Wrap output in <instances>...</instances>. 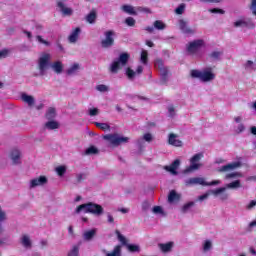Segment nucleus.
<instances>
[{
    "label": "nucleus",
    "instance_id": "nucleus-17",
    "mask_svg": "<svg viewBox=\"0 0 256 256\" xmlns=\"http://www.w3.org/2000/svg\"><path fill=\"white\" fill-rule=\"evenodd\" d=\"M168 143L172 145V147H183V141L179 139V136L177 134H169Z\"/></svg>",
    "mask_w": 256,
    "mask_h": 256
},
{
    "label": "nucleus",
    "instance_id": "nucleus-16",
    "mask_svg": "<svg viewBox=\"0 0 256 256\" xmlns=\"http://www.w3.org/2000/svg\"><path fill=\"white\" fill-rule=\"evenodd\" d=\"M181 165V161L179 159H176L172 162L170 166H164L165 171H168L171 175H177V170L179 169V166Z\"/></svg>",
    "mask_w": 256,
    "mask_h": 256
},
{
    "label": "nucleus",
    "instance_id": "nucleus-44",
    "mask_svg": "<svg viewBox=\"0 0 256 256\" xmlns=\"http://www.w3.org/2000/svg\"><path fill=\"white\" fill-rule=\"evenodd\" d=\"M147 58H148L147 50H143L140 57L141 63H143L144 65H147Z\"/></svg>",
    "mask_w": 256,
    "mask_h": 256
},
{
    "label": "nucleus",
    "instance_id": "nucleus-56",
    "mask_svg": "<svg viewBox=\"0 0 256 256\" xmlns=\"http://www.w3.org/2000/svg\"><path fill=\"white\" fill-rule=\"evenodd\" d=\"M9 55V50L4 49L0 51V59H5Z\"/></svg>",
    "mask_w": 256,
    "mask_h": 256
},
{
    "label": "nucleus",
    "instance_id": "nucleus-55",
    "mask_svg": "<svg viewBox=\"0 0 256 256\" xmlns=\"http://www.w3.org/2000/svg\"><path fill=\"white\" fill-rule=\"evenodd\" d=\"M153 213L155 214H163V208L161 206H154Z\"/></svg>",
    "mask_w": 256,
    "mask_h": 256
},
{
    "label": "nucleus",
    "instance_id": "nucleus-35",
    "mask_svg": "<svg viewBox=\"0 0 256 256\" xmlns=\"http://www.w3.org/2000/svg\"><path fill=\"white\" fill-rule=\"evenodd\" d=\"M126 247L128 251H130V253H139V251H141V248L139 247V245L127 244Z\"/></svg>",
    "mask_w": 256,
    "mask_h": 256
},
{
    "label": "nucleus",
    "instance_id": "nucleus-2",
    "mask_svg": "<svg viewBox=\"0 0 256 256\" xmlns=\"http://www.w3.org/2000/svg\"><path fill=\"white\" fill-rule=\"evenodd\" d=\"M81 211H84V213H91L92 215H96V217H101L104 212L103 206L93 202L79 205L76 208L75 213H80Z\"/></svg>",
    "mask_w": 256,
    "mask_h": 256
},
{
    "label": "nucleus",
    "instance_id": "nucleus-13",
    "mask_svg": "<svg viewBox=\"0 0 256 256\" xmlns=\"http://www.w3.org/2000/svg\"><path fill=\"white\" fill-rule=\"evenodd\" d=\"M9 157L12 161V165H21V150L19 149H12L10 151Z\"/></svg>",
    "mask_w": 256,
    "mask_h": 256
},
{
    "label": "nucleus",
    "instance_id": "nucleus-9",
    "mask_svg": "<svg viewBox=\"0 0 256 256\" xmlns=\"http://www.w3.org/2000/svg\"><path fill=\"white\" fill-rule=\"evenodd\" d=\"M56 7L63 17H71L73 15V8L68 7L65 0H58Z\"/></svg>",
    "mask_w": 256,
    "mask_h": 256
},
{
    "label": "nucleus",
    "instance_id": "nucleus-18",
    "mask_svg": "<svg viewBox=\"0 0 256 256\" xmlns=\"http://www.w3.org/2000/svg\"><path fill=\"white\" fill-rule=\"evenodd\" d=\"M155 67L159 70L160 75H162L163 77H167V75H169V68L165 67V64H163V60H156Z\"/></svg>",
    "mask_w": 256,
    "mask_h": 256
},
{
    "label": "nucleus",
    "instance_id": "nucleus-41",
    "mask_svg": "<svg viewBox=\"0 0 256 256\" xmlns=\"http://www.w3.org/2000/svg\"><path fill=\"white\" fill-rule=\"evenodd\" d=\"M36 41H38V43H40L41 45H46V47H49L51 45V43L49 41L43 39V36H41V35L36 36Z\"/></svg>",
    "mask_w": 256,
    "mask_h": 256
},
{
    "label": "nucleus",
    "instance_id": "nucleus-64",
    "mask_svg": "<svg viewBox=\"0 0 256 256\" xmlns=\"http://www.w3.org/2000/svg\"><path fill=\"white\" fill-rule=\"evenodd\" d=\"M108 223H115V218L110 213L107 214Z\"/></svg>",
    "mask_w": 256,
    "mask_h": 256
},
{
    "label": "nucleus",
    "instance_id": "nucleus-42",
    "mask_svg": "<svg viewBox=\"0 0 256 256\" xmlns=\"http://www.w3.org/2000/svg\"><path fill=\"white\" fill-rule=\"evenodd\" d=\"M185 3L180 4L176 9H175V13L176 15H183L185 13Z\"/></svg>",
    "mask_w": 256,
    "mask_h": 256
},
{
    "label": "nucleus",
    "instance_id": "nucleus-6",
    "mask_svg": "<svg viewBox=\"0 0 256 256\" xmlns=\"http://www.w3.org/2000/svg\"><path fill=\"white\" fill-rule=\"evenodd\" d=\"M204 157L203 153H197L193 157L190 158V166L184 170V173H193V171H197L201 169L202 164L199 163L201 158Z\"/></svg>",
    "mask_w": 256,
    "mask_h": 256
},
{
    "label": "nucleus",
    "instance_id": "nucleus-60",
    "mask_svg": "<svg viewBox=\"0 0 256 256\" xmlns=\"http://www.w3.org/2000/svg\"><path fill=\"white\" fill-rule=\"evenodd\" d=\"M85 179V174H76L77 183H81Z\"/></svg>",
    "mask_w": 256,
    "mask_h": 256
},
{
    "label": "nucleus",
    "instance_id": "nucleus-11",
    "mask_svg": "<svg viewBox=\"0 0 256 256\" xmlns=\"http://www.w3.org/2000/svg\"><path fill=\"white\" fill-rule=\"evenodd\" d=\"M178 27L185 35H195V29L189 27V22L184 19L178 20Z\"/></svg>",
    "mask_w": 256,
    "mask_h": 256
},
{
    "label": "nucleus",
    "instance_id": "nucleus-62",
    "mask_svg": "<svg viewBox=\"0 0 256 256\" xmlns=\"http://www.w3.org/2000/svg\"><path fill=\"white\" fill-rule=\"evenodd\" d=\"M24 35H26L27 39L31 41L33 39V34L30 31L23 30Z\"/></svg>",
    "mask_w": 256,
    "mask_h": 256
},
{
    "label": "nucleus",
    "instance_id": "nucleus-40",
    "mask_svg": "<svg viewBox=\"0 0 256 256\" xmlns=\"http://www.w3.org/2000/svg\"><path fill=\"white\" fill-rule=\"evenodd\" d=\"M99 153V150L95 146H91L85 151V155H97Z\"/></svg>",
    "mask_w": 256,
    "mask_h": 256
},
{
    "label": "nucleus",
    "instance_id": "nucleus-49",
    "mask_svg": "<svg viewBox=\"0 0 256 256\" xmlns=\"http://www.w3.org/2000/svg\"><path fill=\"white\" fill-rule=\"evenodd\" d=\"M245 21H246L245 27H248V29H255L254 21H252L251 19H247Z\"/></svg>",
    "mask_w": 256,
    "mask_h": 256
},
{
    "label": "nucleus",
    "instance_id": "nucleus-31",
    "mask_svg": "<svg viewBox=\"0 0 256 256\" xmlns=\"http://www.w3.org/2000/svg\"><path fill=\"white\" fill-rule=\"evenodd\" d=\"M194 205H195V201H190L185 203L181 208V213H189V211L193 209Z\"/></svg>",
    "mask_w": 256,
    "mask_h": 256
},
{
    "label": "nucleus",
    "instance_id": "nucleus-23",
    "mask_svg": "<svg viewBox=\"0 0 256 256\" xmlns=\"http://www.w3.org/2000/svg\"><path fill=\"white\" fill-rule=\"evenodd\" d=\"M44 127H45L46 129H48L49 131H53V130H55V129H59L60 124H59V122H57V121L50 120V121H48V122L45 123Z\"/></svg>",
    "mask_w": 256,
    "mask_h": 256
},
{
    "label": "nucleus",
    "instance_id": "nucleus-12",
    "mask_svg": "<svg viewBox=\"0 0 256 256\" xmlns=\"http://www.w3.org/2000/svg\"><path fill=\"white\" fill-rule=\"evenodd\" d=\"M47 177L39 176L38 178H34L29 182V188L35 189V187H43V185H47Z\"/></svg>",
    "mask_w": 256,
    "mask_h": 256
},
{
    "label": "nucleus",
    "instance_id": "nucleus-52",
    "mask_svg": "<svg viewBox=\"0 0 256 256\" xmlns=\"http://www.w3.org/2000/svg\"><path fill=\"white\" fill-rule=\"evenodd\" d=\"M221 55H223V52H219V51H214L210 54V57L212 59H219V57H221Z\"/></svg>",
    "mask_w": 256,
    "mask_h": 256
},
{
    "label": "nucleus",
    "instance_id": "nucleus-10",
    "mask_svg": "<svg viewBox=\"0 0 256 256\" xmlns=\"http://www.w3.org/2000/svg\"><path fill=\"white\" fill-rule=\"evenodd\" d=\"M205 45V42L201 39L194 40L192 42H189L186 46V51L188 55H195Z\"/></svg>",
    "mask_w": 256,
    "mask_h": 256
},
{
    "label": "nucleus",
    "instance_id": "nucleus-30",
    "mask_svg": "<svg viewBox=\"0 0 256 256\" xmlns=\"http://www.w3.org/2000/svg\"><path fill=\"white\" fill-rule=\"evenodd\" d=\"M21 243L23 245V247H25L26 249H31V238H29L28 235H23L21 238Z\"/></svg>",
    "mask_w": 256,
    "mask_h": 256
},
{
    "label": "nucleus",
    "instance_id": "nucleus-14",
    "mask_svg": "<svg viewBox=\"0 0 256 256\" xmlns=\"http://www.w3.org/2000/svg\"><path fill=\"white\" fill-rule=\"evenodd\" d=\"M141 73H143V66H138L136 72L131 68L126 69V77L129 81H135V77L141 75Z\"/></svg>",
    "mask_w": 256,
    "mask_h": 256
},
{
    "label": "nucleus",
    "instance_id": "nucleus-24",
    "mask_svg": "<svg viewBox=\"0 0 256 256\" xmlns=\"http://www.w3.org/2000/svg\"><path fill=\"white\" fill-rule=\"evenodd\" d=\"M181 200V194L179 193H170L168 195V203H179V201Z\"/></svg>",
    "mask_w": 256,
    "mask_h": 256
},
{
    "label": "nucleus",
    "instance_id": "nucleus-5",
    "mask_svg": "<svg viewBox=\"0 0 256 256\" xmlns=\"http://www.w3.org/2000/svg\"><path fill=\"white\" fill-rule=\"evenodd\" d=\"M102 49H111L115 45V31L107 30L104 32V39L100 42Z\"/></svg>",
    "mask_w": 256,
    "mask_h": 256
},
{
    "label": "nucleus",
    "instance_id": "nucleus-28",
    "mask_svg": "<svg viewBox=\"0 0 256 256\" xmlns=\"http://www.w3.org/2000/svg\"><path fill=\"white\" fill-rule=\"evenodd\" d=\"M121 10L124 13H127L128 15H137V12L135 11V7H133L131 5H123L121 7Z\"/></svg>",
    "mask_w": 256,
    "mask_h": 256
},
{
    "label": "nucleus",
    "instance_id": "nucleus-36",
    "mask_svg": "<svg viewBox=\"0 0 256 256\" xmlns=\"http://www.w3.org/2000/svg\"><path fill=\"white\" fill-rule=\"evenodd\" d=\"M79 249V244L72 246V249L68 252L67 256H79Z\"/></svg>",
    "mask_w": 256,
    "mask_h": 256
},
{
    "label": "nucleus",
    "instance_id": "nucleus-34",
    "mask_svg": "<svg viewBox=\"0 0 256 256\" xmlns=\"http://www.w3.org/2000/svg\"><path fill=\"white\" fill-rule=\"evenodd\" d=\"M94 124L101 131H111V126L107 123L95 122Z\"/></svg>",
    "mask_w": 256,
    "mask_h": 256
},
{
    "label": "nucleus",
    "instance_id": "nucleus-19",
    "mask_svg": "<svg viewBox=\"0 0 256 256\" xmlns=\"http://www.w3.org/2000/svg\"><path fill=\"white\" fill-rule=\"evenodd\" d=\"M241 187V181L235 180L226 185V187L219 188L216 193H224L227 189H239Z\"/></svg>",
    "mask_w": 256,
    "mask_h": 256
},
{
    "label": "nucleus",
    "instance_id": "nucleus-45",
    "mask_svg": "<svg viewBox=\"0 0 256 256\" xmlns=\"http://www.w3.org/2000/svg\"><path fill=\"white\" fill-rule=\"evenodd\" d=\"M249 9H250L252 15H255V17H256V0H251Z\"/></svg>",
    "mask_w": 256,
    "mask_h": 256
},
{
    "label": "nucleus",
    "instance_id": "nucleus-21",
    "mask_svg": "<svg viewBox=\"0 0 256 256\" xmlns=\"http://www.w3.org/2000/svg\"><path fill=\"white\" fill-rule=\"evenodd\" d=\"M79 35H81V28H75L68 37L69 43H77Z\"/></svg>",
    "mask_w": 256,
    "mask_h": 256
},
{
    "label": "nucleus",
    "instance_id": "nucleus-25",
    "mask_svg": "<svg viewBox=\"0 0 256 256\" xmlns=\"http://www.w3.org/2000/svg\"><path fill=\"white\" fill-rule=\"evenodd\" d=\"M95 235H97V230H95V229H91V230L84 232V234H83L84 241H91L93 239V237H95Z\"/></svg>",
    "mask_w": 256,
    "mask_h": 256
},
{
    "label": "nucleus",
    "instance_id": "nucleus-29",
    "mask_svg": "<svg viewBox=\"0 0 256 256\" xmlns=\"http://www.w3.org/2000/svg\"><path fill=\"white\" fill-rule=\"evenodd\" d=\"M143 141L151 143V141H153V136L150 133L144 134L142 138L137 140V145L141 147V145H143Z\"/></svg>",
    "mask_w": 256,
    "mask_h": 256
},
{
    "label": "nucleus",
    "instance_id": "nucleus-32",
    "mask_svg": "<svg viewBox=\"0 0 256 256\" xmlns=\"http://www.w3.org/2000/svg\"><path fill=\"white\" fill-rule=\"evenodd\" d=\"M159 248L161 249V251L163 253H169V251H171V249H173V242L159 244Z\"/></svg>",
    "mask_w": 256,
    "mask_h": 256
},
{
    "label": "nucleus",
    "instance_id": "nucleus-7",
    "mask_svg": "<svg viewBox=\"0 0 256 256\" xmlns=\"http://www.w3.org/2000/svg\"><path fill=\"white\" fill-rule=\"evenodd\" d=\"M129 61V54L127 53H122L118 61H114L111 66H110V71L111 73H117L119 69L122 67H125L127 65V62Z\"/></svg>",
    "mask_w": 256,
    "mask_h": 256
},
{
    "label": "nucleus",
    "instance_id": "nucleus-8",
    "mask_svg": "<svg viewBox=\"0 0 256 256\" xmlns=\"http://www.w3.org/2000/svg\"><path fill=\"white\" fill-rule=\"evenodd\" d=\"M221 181L219 180H214L212 182H207L205 181V178L201 177H194V178H189L185 181V185H202V186H207V185H219Z\"/></svg>",
    "mask_w": 256,
    "mask_h": 256
},
{
    "label": "nucleus",
    "instance_id": "nucleus-33",
    "mask_svg": "<svg viewBox=\"0 0 256 256\" xmlns=\"http://www.w3.org/2000/svg\"><path fill=\"white\" fill-rule=\"evenodd\" d=\"M55 117H57L55 108H49L46 112V119H48V121H53Z\"/></svg>",
    "mask_w": 256,
    "mask_h": 256
},
{
    "label": "nucleus",
    "instance_id": "nucleus-20",
    "mask_svg": "<svg viewBox=\"0 0 256 256\" xmlns=\"http://www.w3.org/2000/svg\"><path fill=\"white\" fill-rule=\"evenodd\" d=\"M21 99L24 103L28 104V107H33V105H35V97L27 93H22Z\"/></svg>",
    "mask_w": 256,
    "mask_h": 256
},
{
    "label": "nucleus",
    "instance_id": "nucleus-39",
    "mask_svg": "<svg viewBox=\"0 0 256 256\" xmlns=\"http://www.w3.org/2000/svg\"><path fill=\"white\" fill-rule=\"evenodd\" d=\"M115 234L117 235L118 241L122 243V245H127V238L121 234L119 230H115Z\"/></svg>",
    "mask_w": 256,
    "mask_h": 256
},
{
    "label": "nucleus",
    "instance_id": "nucleus-61",
    "mask_svg": "<svg viewBox=\"0 0 256 256\" xmlns=\"http://www.w3.org/2000/svg\"><path fill=\"white\" fill-rule=\"evenodd\" d=\"M168 112L170 117H175V108L173 106L168 107Z\"/></svg>",
    "mask_w": 256,
    "mask_h": 256
},
{
    "label": "nucleus",
    "instance_id": "nucleus-57",
    "mask_svg": "<svg viewBox=\"0 0 256 256\" xmlns=\"http://www.w3.org/2000/svg\"><path fill=\"white\" fill-rule=\"evenodd\" d=\"M243 131H245V124L240 123L236 128V133H243Z\"/></svg>",
    "mask_w": 256,
    "mask_h": 256
},
{
    "label": "nucleus",
    "instance_id": "nucleus-3",
    "mask_svg": "<svg viewBox=\"0 0 256 256\" xmlns=\"http://www.w3.org/2000/svg\"><path fill=\"white\" fill-rule=\"evenodd\" d=\"M105 142L108 143L110 147H119V145H123V143H129L130 138L121 136L118 133L106 134L102 136Z\"/></svg>",
    "mask_w": 256,
    "mask_h": 256
},
{
    "label": "nucleus",
    "instance_id": "nucleus-22",
    "mask_svg": "<svg viewBox=\"0 0 256 256\" xmlns=\"http://www.w3.org/2000/svg\"><path fill=\"white\" fill-rule=\"evenodd\" d=\"M80 69L81 65H79V63H74L66 70V74L69 76L77 75Z\"/></svg>",
    "mask_w": 256,
    "mask_h": 256
},
{
    "label": "nucleus",
    "instance_id": "nucleus-51",
    "mask_svg": "<svg viewBox=\"0 0 256 256\" xmlns=\"http://www.w3.org/2000/svg\"><path fill=\"white\" fill-rule=\"evenodd\" d=\"M247 25V21L245 20H238L234 22V27H245Z\"/></svg>",
    "mask_w": 256,
    "mask_h": 256
},
{
    "label": "nucleus",
    "instance_id": "nucleus-15",
    "mask_svg": "<svg viewBox=\"0 0 256 256\" xmlns=\"http://www.w3.org/2000/svg\"><path fill=\"white\" fill-rule=\"evenodd\" d=\"M241 167V162H232L227 165L221 166L218 171L219 173H227V171H235Z\"/></svg>",
    "mask_w": 256,
    "mask_h": 256
},
{
    "label": "nucleus",
    "instance_id": "nucleus-4",
    "mask_svg": "<svg viewBox=\"0 0 256 256\" xmlns=\"http://www.w3.org/2000/svg\"><path fill=\"white\" fill-rule=\"evenodd\" d=\"M191 77H193L194 79H200V81L207 83L215 79V74H213L211 68H206L203 71L191 70Z\"/></svg>",
    "mask_w": 256,
    "mask_h": 256
},
{
    "label": "nucleus",
    "instance_id": "nucleus-58",
    "mask_svg": "<svg viewBox=\"0 0 256 256\" xmlns=\"http://www.w3.org/2000/svg\"><path fill=\"white\" fill-rule=\"evenodd\" d=\"M210 195H211V194H209V193H205V194L199 196L198 199L196 200V202H197V201H205V199H209V196H210Z\"/></svg>",
    "mask_w": 256,
    "mask_h": 256
},
{
    "label": "nucleus",
    "instance_id": "nucleus-43",
    "mask_svg": "<svg viewBox=\"0 0 256 256\" xmlns=\"http://www.w3.org/2000/svg\"><path fill=\"white\" fill-rule=\"evenodd\" d=\"M96 89L100 92V93H107V91H109V86L105 85V84H100L98 86H96Z\"/></svg>",
    "mask_w": 256,
    "mask_h": 256
},
{
    "label": "nucleus",
    "instance_id": "nucleus-54",
    "mask_svg": "<svg viewBox=\"0 0 256 256\" xmlns=\"http://www.w3.org/2000/svg\"><path fill=\"white\" fill-rule=\"evenodd\" d=\"M235 177H241V173L239 172H234L226 175V179H233Z\"/></svg>",
    "mask_w": 256,
    "mask_h": 256
},
{
    "label": "nucleus",
    "instance_id": "nucleus-38",
    "mask_svg": "<svg viewBox=\"0 0 256 256\" xmlns=\"http://www.w3.org/2000/svg\"><path fill=\"white\" fill-rule=\"evenodd\" d=\"M55 171L59 177H63L65 173H67V167L66 166H58L55 168Z\"/></svg>",
    "mask_w": 256,
    "mask_h": 256
},
{
    "label": "nucleus",
    "instance_id": "nucleus-53",
    "mask_svg": "<svg viewBox=\"0 0 256 256\" xmlns=\"http://www.w3.org/2000/svg\"><path fill=\"white\" fill-rule=\"evenodd\" d=\"M210 13H219L220 15H225V10L219 8L209 9Z\"/></svg>",
    "mask_w": 256,
    "mask_h": 256
},
{
    "label": "nucleus",
    "instance_id": "nucleus-48",
    "mask_svg": "<svg viewBox=\"0 0 256 256\" xmlns=\"http://www.w3.org/2000/svg\"><path fill=\"white\" fill-rule=\"evenodd\" d=\"M3 221H7V213L0 206V223H3Z\"/></svg>",
    "mask_w": 256,
    "mask_h": 256
},
{
    "label": "nucleus",
    "instance_id": "nucleus-47",
    "mask_svg": "<svg viewBox=\"0 0 256 256\" xmlns=\"http://www.w3.org/2000/svg\"><path fill=\"white\" fill-rule=\"evenodd\" d=\"M125 23L126 25H128V27H135L136 21L134 20L133 17H128L125 19Z\"/></svg>",
    "mask_w": 256,
    "mask_h": 256
},
{
    "label": "nucleus",
    "instance_id": "nucleus-27",
    "mask_svg": "<svg viewBox=\"0 0 256 256\" xmlns=\"http://www.w3.org/2000/svg\"><path fill=\"white\" fill-rule=\"evenodd\" d=\"M87 23H90L93 25L95 21H97V11L92 10L87 16H86Z\"/></svg>",
    "mask_w": 256,
    "mask_h": 256
},
{
    "label": "nucleus",
    "instance_id": "nucleus-50",
    "mask_svg": "<svg viewBox=\"0 0 256 256\" xmlns=\"http://www.w3.org/2000/svg\"><path fill=\"white\" fill-rule=\"evenodd\" d=\"M211 247H213V245L211 244V241L206 240L203 245V251H210Z\"/></svg>",
    "mask_w": 256,
    "mask_h": 256
},
{
    "label": "nucleus",
    "instance_id": "nucleus-1",
    "mask_svg": "<svg viewBox=\"0 0 256 256\" xmlns=\"http://www.w3.org/2000/svg\"><path fill=\"white\" fill-rule=\"evenodd\" d=\"M51 59L53 56L51 53L42 52L37 60V69L39 71V76L43 77L47 75V69H50L56 73V75H61L63 73V69H65V65L61 60H56L51 63Z\"/></svg>",
    "mask_w": 256,
    "mask_h": 256
},
{
    "label": "nucleus",
    "instance_id": "nucleus-26",
    "mask_svg": "<svg viewBox=\"0 0 256 256\" xmlns=\"http://www.w3.org/2000/svg\"><path fill=\"white\" fill-rule=\"evenodd\" d=\"M153 27L154 29H157V31H164V29H167V24L162 20H156L153 23Z\"/></svg>",
    "mask_w": 256,
    "mask_h": 256
},
{
    "label": "nucleus",
    "instance_id": "nucleus-46",
    "mask_svg": "<svg viewBox=\"0 0 256 256\" xmlns=\"http://www.w3.org/2000/svg\"><path fill=\"white\" fill-rule=\"evenodd\" d=\"M88 114L90 117H97V115H99V110L98 108H90L88 109Z\"/></svg>",
    "mask_w": 256,
    "mask_h": 256
},
{
    "label": "nucleus",
    "instance_id": "nucleus-63",
    "mask_svg": "<svg viewBox=\"0 0 256 256\" xmlns=\"http://www.w3.org/2000/svg\"><path fill=\"white\" fill-rule=\"evenodd\" d=\"M256 206V200H251L247 206V209H253Z\"/></svg>",
    "mask_w": 256,
    "mask_h": 256
},
{
    "label": "nucleus",
    "instance_id": "nucleus-59",
    "mask_svg": "<svg viewBox=\"0 0 256 256\" xmlns=\"http://www.w3.org/2000/svg\"><path fill=\"white\" fill-rule=\"evenodd\" d=\"M254 66H255V64H254L253 61H251V60H248V61L245 63V68H246V69H253Z\"/></svg>",
    "mask_w": 256,
    "mask_h": 256
},
{
    "label": "nucleus",
    "instance_id": "nucleus-37",
    "mask_svg": "<svg viewBox=\"0 0 256 256\" xmlns=\"http://www.w3.org/2000/svg\"><path fill=\"white\" fill-rule=\"evenodd\" d=\"M106 256H121V246H115L114 250L112 252L107 253Z\"/></svg>",
    "mask_w": 256,
    "mask_h": 256
}]
</instances>
